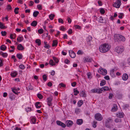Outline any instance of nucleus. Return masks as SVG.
I'll return each mask as SVG.
<instances>
[{
	"label": "nucleus",
	"instance_id": "obj_1",
	"mask_svg": "<svg viewBox=\"0 0 130 130\" xmlns=\"http://www.w3.org/2000/svg\"><path fill=\"white\" fill-rule=\"evenodd\" d=\"M110 46L108 44L104 43L101 45L99 47L100 51L103 53L108 51L110 48Z\"/></svg>",
	"mask_w": 130,
	"mask_h": 130
},
{
	"label": "nucleus",
	"instance_id": "obj_2",
	"mask_svg": "<svg viewBox=\"0 0 130 130\" xmlns=\"http://www.w3.org/2000/svg\"><path fill=\"white\" fill-rule=\"evenodd\" d=\"M124 50V48L122 46H117L115 48V51L117 53L121 54Z\"/></svg>",
	"mask_w": 130,
	"mask_h": 130
},
{
	"label": "nucleus",
	"instance_id": "obj_3",
	"mask_svg": "<svg viewBox=\"0 0 130 130\" xmlns=\"http://www.w3.org/2000/svg\"><path fill=\"white\" fill-rule=\"evenodd\" d=\"M98 72L104 75H106L107 74V71L106 70L101 68L98 70Z\"/></svg>",
	"mask_w": 130,
	"mask_h": 130
},
{
	"label": "nucleus",
	"instance_id": "obj_4",
	"mask_svg": "<svg viewBox=\"0 0 130 130\" xmlns=\"http://www.w3.org/2000/svg\"><path fill=\"white\" fill-rule=\"evenodd\" d=\"M90 92L92 93H97L100 94L101 93V90L100 89L94 88L91 90Z\"/></svg>",
	"mask_w": 130,
	"mask_h": 130
},
{
	"label": "nucleus",
	"instance_id": "obj_5",
	"mask_svg": "<svg viewBox=\"0 0 130 130\" xmlns=\"http://www.w3.org/2000/svg\"><path fill=\"white\" fill-rule=\"evenodd\" d=\"M121 0H117V1L113 4V6L117 8L120 7L121 4Z\"/></svg>",
	"mask_w": 130,
	"mask_h": 130
},
{
	"label": "nucleus",
	"instance_id": "obj_6",
	"mask_svg": "<svg viewBox=\"0 0 130 130\" xmlns=\"http://www.w3.org/2000/svg\"><path fill=\"white\" fill-rule=\"evenodd\" d=\"M95 119L98 121H101L103 119V117L102 115L100 113H98L95 115Z\"/></svg>",
	"mask_w": 130,
	"mask_h": 130
},
{
	"label": "nucleus",
	"instance_id": "obj_7",
	"mask_svg": "<svg viewBox=\"0 0 130 130\" xmlns=\"http://www.w3.org/2000/svg\"><path fill=\"white\" fill-rule=\"evenodd\" d=\"M53 100V97L52 96H50L47 98L46 99L47 104L49 106H52V101Z\"/></svg>",
	"mask_w": 130,
	"mask_h": 130
},
{
	"label": "nucleus",
	"instance_id": "obj_8",
	"mask_svg": "<svg viewBox=\"0 0 130 130\" xmlns=\"http://www.w3.org/2000/svg\"><path fill=\"white\" fill-rule=\"evenodd\" d=\"M67 126L68 127H71L73 124V121L71 120H67L66 122Z\"/></svg>",
	"mask_w": 130,
	"mask_h": 130
},
{
	"label": "nucleus",
	"instance_id": "obj_9",
	"mask_svg": "<svg viewBox=\"0 0 130 130\" xmlns=\"http://www.w3.org/2000/svg\"><path fill=\"white\" fill-rule=\"evenodd\" d=\"M92 61V59L91 58L89 57H85L84 58V62H91Z\"/></svg>",
	"mask_w": 130,
	"mask_h": 130
},
{
	"label": "nucleus",
	"instance_id": "obj_10",
	"mask_svg": "<svg viewBox=\"0 0 130 130\" xmlns=\"http://www.w3.org/2000/svg\"><path fill=\"white\" fill-rule=\"evenodd\" d=\"M124 115V114L122 112H118L116 114V116L117 117L120 118H123Z\"/></svg>",
	"mask_w": 130,
	"mask_h": 130
},
{
	"label": "nucleus",
	"instance_id": "obj_11",
	"mask_svg": "<svg viewBox=\"0 0 130 130\" xmlns=\"http://www.w3.org/2000/svg\"><path fill=\"white\" fill-rule=\"evenodd\" d=\"M69 55L72 58H74L76 56L75 53L73 51H69Z\"/></svg>",
	"mask_w": 130,
	"mask_h": 130
},
{
	"label": "nucleus",
	"instance_id": "obj_12",
	"mask_svg": "<svg viewBox=\"0 0 130 130\" xmlns=\"http://www.w3.org/2000/svg\"><path fill=\"white\" fill-rule=\"evenodd\" d=\"M56 123L57 125L61 126L62 127H65L66 126L62 122L60 121H57Z\"/></svg>",
	"mask_w": 130,
	"mask_h": 130
},
{
	"label": "nucleus",
	"instance_id": "obj_13",
	"mask_svg": "<svg viewBox=\"0 0 130 130\" xmlns=\"http://www.w3.org/2000/svg\"><path fill=\"white\" fill-rule=\"evenodd\" d=\"M121 35L118 34L115 35H114L115 40H116L117 41L120 40L121 37Z\"/></svg>",
	"mask_w": 130,
	"mask_h": 130
},
{
	"label": "nucleus",
	"instance_id": "obj_14",
	"mask_svg": "<svg viewBox=\"0 0 130 130\" xmlns=\"http://www.w3.org/2000/svg\"><path fill=\"white\" fill-rule=\"evenodd\" d=\"M117 110L118 108L117 106L115 104H113V107L111 109V111L114 112L117 111Z\"/></svg>",
	"mask_w": 130,
	"mask_h": 130
},
{
	"label": "nucleus",
	"instance_id": "obj_15",
	"mask_svg": "<svg viewBox=\"0 0 130 130\" xmlns=\"http://www.w3.org/2000/svg\"><path fill=\"white\" fill-rule=\"evenodd\" d=\"M128 78V76L126 74H124L122 77V79L124 80H126Z\"/></svg>",
	"mask_w": 130,
	"mask_h": 130
},
{
	"label": "nucleus",
	"instance_id": "obj_16",
	"mask_svg": "<svg viewBox=\"0 0 130 130\" xmlns=\"http://www.w3.org/2000/svg\"><path fill=\"white\" fill-rule=\"evenodd\" d=\"M100 89L101 90L102 93V91H106L108 90H109V88L108 87L104 86L102 87Z\"/></svg>",
	"mask_w": 130,
	"mask_h": 130
},
{
	"label": "nucleus",
	"instance_id": "obj_17",
	"mask_svg": "<svg viewBox=\"0 0 130 130\" xmlns=\"http://www.w3.org/2000/svg\"><path fill=\"white\" fill-rule=\"evenodd\" d=\"M18 74V73L16 71H13L11 73V75L12 77H15Z\"/></svg>",
	"mask_w": 130,
	"mask_h": 130
},
{
	"label": "nucleus",
	"instance_id": "obj_18",
	"mask_svg": "<svg viewBox=\"0 0 130 130\" xmlns=\"http://www.w3.org/2000/svg\"><path fill=\"white\" fill-rule=\"evenodd\" d=\"M17 48L19 50H22L23 49L24 47L21 44H19L17 46Z\"/></svg>",
	"mask_w": 130,
	"mask_h": 130
},
{
	"label": "nucleus",
	"instance_id": "obj_19",
	"mask_svg": "<svg viewBox=\"0 0 130 130\" xmlns=\"http://www.w3.org/2000/svg\"><path fill=\"white\" fill-rule=\"evenodd\" d=\"M31 122L32 123V124H35V123L36 121V119L34 117H31L30 118Z\"/></svg>",
	"mask_w": 130,
	"mask_h": 130
},
{
	"label": "nucleus",
	"instance_id": "obj_20",
	"mask_svg": "<svg viewBox=\"0 0 130 130\" xmlns=\"http://www.w3.org/2000/svg\"><path fill=\"white\" fill-rule=\"evenodd\" d=\"M83 123V121L82 119H77V120L76 123L78 125H81Z\"/></svg>",
	"mask_w": 130,
	"mask_h": 130
},
{
	"label": "nucleus",
	"instance_id": "obj_21",
	"mask_svg": "<svg viewBox=\"0 0 130 130\" xmlns=\"http://www.w3.org/2000/svg\"><path fill=\"white\" fill-rule=\"evenodd\" d=\"M35 106L37 108H39L41 106L40 103L39 102H37Z\"/></svg>",
	"mask_w": 130,
	"mask_h": 130
},
{
	"label": "nucleus",
	"instance_id": "obj_22",
	"mask_svg": "<svg viewBox=\"0 0 130 130\" xmlns=\"http://www.w3.org/2000/svg\"><path fill=\"white\" fill-rule=\"evenodd\" d=\"M37 21H33L31 24V26L35 27L37 25Z\"/></svg>",
	"mask_w": 130,
	"mask_h": 130
},
{
	"label": "nucleus",
	"instance_id": "obj_23",
	"mask_svg": "<svg viewBox=\"0 0 130 130\" xmlns=\"http://www.w3.org/2000/svg\"><path fill=\"white\" fill-rule=\"evenodd\" d=\"M58 43V42L57 40H54L53 41L52 46H57Z\"/></svg>",
	"mask_w": 130,
	"mask_h": 130
},
{
	"label": "nucleus",
	"instance_id": "obj_24",
	"mask_svg": "<svg viewBox=\"0 0 130 130\" xmlns=\"http://www.w3.org/2000/svg\"><path fill=\"white\" fill-rule=\"evenodd\" d=\"M44 43L45 45L44 47L45 48H49L50 47V46L49 45L47 44V42H46L44 41Z\"/></svg>",
	"mask_w": 130,
	"mask_h": 130
},
{
	"label": "nucleus",
	"instance_id": "obj_25",
	"mask_svg": "<svg viewBox=\"0 0 130 130\" xmlns=\"http://www.w3.org/2000/svg\"><path fill=\"white\" fill-rule=\"evenodd\" d=\"M17 40L19 42L22 41L23 39V37H19L17 38Z\"/></svg>",
	"mask_w": 130,
	"mask_h": 130
},
{
	"label": "nucleus",
	"instance_id": "obj_26",
	"mask_svg": "<svg viewBox=\"0 0 130 130\" xmlns=\"http://www.w3.org/2000/svg\"><path fill=\"white\" fill-rule=\"evenodd\" d=\"M36 42L38 44V46H40L41 44V41L40 39H37L36 40Z\"/></svg>",
	"mask_w": 130,
	"mask_h": 130
},
{
	"label": "nucleus",
	"instance_id": "obj_27",
	"mask_svg": "<svg viewBox=\"0 0 130 130\" xmlns=\"http://www.w3.org/2000/svg\"><path fill=\"white\" fill-rule=\"evenodd\" d=\"M83 102L82 100H80L77 103V104L78 107H80L83 104Z\"/></svg>",
	"mask_w": 130,
	"mask_h": 130
},
{
	"label": "nucleus",
	"instance_id": "obj_28",
	"mask_svg": "<svg viewBox=\"0 0 130 130\" xmlns=\"http://www.w3.org/2000/svg\"><path fill=\"white\" fill-rule=\"evenodd\" d=\"M39 14V12L38 11L34 12L33 13V15L35 17H36Z\"/></svg>",
	"mask_w": 130,
	"mask_h": 130
},
{
	"label": "nucleus",
	"instance_id": "obj_29",
	"mask_svg": "<svg viewBox=\"0 0 130 130\" xmlns=\"http://www.w3.org/2000/svg\"><path fill=\"white\" fill-rule=\"evenodd\" d=\"M2 51H5L6 49V47L4 45H2L0 47Z\"/></svg>",
	"mask_w": 130,
	"mask_h": 130
},
{
	"label": "nucleus",
	"instance_id": "obj_30",
	"mask_svg": "<svg viewBox=\"0 0 130 130\" xmlns=\"http://www.w3.org/2000/svg\"><path fill=\"white\" fill-rule=\"evenodd\" d=\"M106 81L104 80H102L100 84L101 86H104L105 84Z\"/></svg>",
	"mask_w": 130,
	"mask_h": 130
},
{
	"label": "nucleus",
	"instance_id": "obj_31",
	"mask_svg": "<svg viewBox=\"0 0 130 130\" xmlns=\"http://www.w3.org/2000/svg\"><path fill=\"white\" fill-rule=\"evenodd\" d=\"M49 63L50 64L52 65V66H53L55 65V63H54L53 60L52 59H51L50 60L49 62Z\"/></svg>",
	"mask_w": 130,
	"mask_h": 130
},
{
	"label": "nucleus",
	"instance_id": "obj_32",
	"mask_svg": "<svg viewBox=\"0 0 130 130\" xmlns=\"http://www.w3.org/2000/svg\"><path fill=\"white\" fill-rule=\"evenodd\" d=\"M17 57L19 59H21L22 58V56L21 54H18L17 55Z\"/></svg>",
	"mask_w": 130,
	"mask_h": 130
},
{
	"label": "nucleus",
	"instance_id": "obj_33",
	"mask_svg": "<svg viewBox=\"0 0 130 130\" xmlns=\"http://www.w3.org/2000/svg\"><path fill=\"white\" fill-rule=\"evenodd\" d=\"M92 38L91 36H89L88 37L87 39V42H90L92 40Z\"/></svg>",
	"mask_w": 130,
	"mask_h": 130
},
{
	"label": "nucleus",
	"instance_id": "obj_34",
	"mask_svg": "<svg viewBox=\"0 0 130 130\" xmlns=\"http://www.w3.org/2000/svg\"><path fill=\"white\" fill-rule=\"evenodd\" d=\"M54 15L52 14H51L49 16L50 19L51 20L53 19L54 18Z\"/></svg>",
	"mask_w": 130,
	"mask_h": 130
},
{
	"label": "nucleus",
	"instance_id": "obj_35",
	"mask_svg": "<svg viewBox=\"0 0 130 130\" xmlns=\"http://www.w3.org/2000/svg\"><path fill=\"white\" fill-rule=\"evenodd\" d=\"M121 38H120V41H124L125 40V37L123 36H122L121 35Z\"/></svg>",
	"mask_w": 130,
	"mask_h": 130
},
{
	"label": "nucleus",
	"instance_id": "obj_36",
	"mask_svg": "<svg viewBox=\"0 0 130 130\" xmlns=\"http://www.w3.org/2000/svg\"><path fill=\"white\" fill-rule=\"evenodd\" d=\"M38 32L39 34H42L43 32V29L42 28L39 29L38 30Z\"/></svg>",
	"mask_w": 130,
	"mask_h": 130
},
{
	"label": "nucleus",
	"instance_id": "obj_37",
	"mask_svg": "<svg viewBox=\"0 0 130 130\" xmlns=\"http://www.w3.org/2000/svg\"><path fill=\"white\" fill-rule=\"evenodd\" d=\"M19 9V8L18 7L14 9V12L15 14H17L18 13V11Z\"/></svg>",
	"mask_w": 130,
	"mask_h": 130
},
{
	"label": "nucleus",
	"instance_id": "obj_38",
	"mask_svg": "<svg viewBox=\"0 0 130 130\" xmlns=\"http://www.w3.org/2000/svg\"><path fill=\"white\" fill-rule=\"evenodd\" d=\"M103 19L102 17H100L99 18V21L100 23H103Z\"/></svg>",
	"mask_w": 130,
	"mask_h": 130
},
{
	"label": "nucleus",
	"instance_id": "obj_39",
	"mask_svg": "<svg viewBox=\"0 0 130 130\" xmlns=\"http://www.w3.org/2000/svg\"><path fill=\"white\" fill-rule=\"evenodd\" d=\"M37 96L38 98L40 99H41L43 98V96L41 94L39 93L38 94Z\"/></svg>",
	"mask_w": 130,
	"mask_h": 130
},
{
	"label": "nucleus",
	"instance_id": "obj_40",
	"mask_svg": "<svg viewBox=\"0 0 130 130\" xmlns=\"http://www.w3.org/2000/svg\"><path fill=\"white\" fill-rule=\"evenodd\" d=\"M100 12L102 14H104L105 13V11L103 8H101L100 10Z\"/></svg>",
	"mask_w": 130,
	"mask_h": 130
},
{
	"label": "nucleus",
	"instance_id": "obj_41",
	"mask_svg": "<svg viewBox=\"0 0 130 130\" xmlns=\"http://www.w3.org/2000/svg\"><path fill=\"white\" fill-rule=\"evenodd\" d=\"M81 95L83 97H85L86 96V94L83 91H82L81 93Z\"/></svg>",
	"mask_w": 130,
	"mask_h": 130
},
{
	"label": "nucleus",
	"instance_id": "obj_42",
	"mask_svg": "<svg viewBox=\"0 0 130 130\" xmlns=\"http://www.w3.org/2000/svg\"><path fill=\"white\" fill-rule=\"evenodd\" d=\"M53 60L55 61L56 63H57L59 61L58 59L56 57H53Z\"/></svg>",
	"mask_w": 130,
	"mask_h": 130
},
{
	"label": "nucleus",
	"instance_id": "obj_43",
	"mask_svg": "<svg viewBox=\"0 0 130 130\" xmlns=\"http://www.w3.org/2000/svg\"><path fill=\"white\" fill-rule=\"evenodd\" d=\"M80 112V109L78 108H76L75 110V112L76 113H78Z\"/></svg>",
	"mask_w": 130,
	"mask_h": 130
},
{
	"label": "nucleus",
	"instance_id": "obj_44",
	"mask_svg": "<svg viewBox=\"0 0 130 130\" xmlns=\"http://www.w3.org/2000/svg\"><path fill=\"white\" fill-rule=\"evenodd\" d=\"M59 87H60V88L61 87H66L65 85H64V84H63V83H61L60 84H59Z\"/></svg>",
	"mask_w": 130,
	"mask_h": 130
},
{
	"label": "nucleus",
	"instance_id": "obj_45",
	"mask_svg": "<svg viewBox=\"0 0 130 130\" xmlns=\"http://www.w3.org/2000/svg\"><path fill=\"white\" fill-rule=\"evenodd\" d=\"M20 68L22 69H25V67L22 64H21L19 66Z\"/></svg>",
	"mask_w": 130,
	"mask_h": 130
},
{
	"label": "nucleus",
	"instance_id": "obj_46",
	"mask_svg": "<svg viewBox=\"0 0 130 130\" xmlns=\"http://www.w3.org/2000/svg\"><path fill=\"white\" fill-rule=\"evenodd\" d=\"M121 120L120 119H116L115 120V121L116 123L121 122Z\"/></svg>",
	"mask_w": 130,
	"mask_h": 130
},
{
	"label": "nucleus",
	"instance_id": "obj_47",
	"mask_svg": "<svg viewBox=\"0 0 130 130\" xmlns=\"http://www.w3.org/2000/svg\"><path fill=\"white\" fill-rule=\"evenodd\" d=\"M74 92L75 93L74 95H77L79 91L77 90H74Z\"/></svg>",
	"mask_w": 130,
	"mask_h": 130
},
{
	"label": "nucleus",
	"instance_id": "obj_48",
	"mask_svg": "<svg viewBox=\"0 0 130 130\" xmlns=\"http://www.w3.org/2000/svg\"><path fill=\"white\" fill-rule=\"evenodd\" d=\"M97 122L94 121L93 124V127L94 128H95L96 127V124L97 123Z\"/></svg>",
	"mask_w": 130,
	"mask_h": 130
},
{
	"label": "nucleus",
	"instance_id": "obj_49",
	"mask_svg": "<svg viewBox=\"0 0 130 130\" xmlns=\"http://www.w3.org/2000/svg\"><path fill=\"white\" fill-rule=\"evenodd\" d=\"M0 28H5V26L1 22H0Z\"/></svg>",
	"mask_w": 130,
	"mask_h": 130
},
{
	"label": "nucleus",
	"instance_id": "obj_50",
	"mask_svg": "<svg viewBox=\"0 0 130 130\" xmlns=\"http://www.w3.org/2000/svg\"><path fill=\"white\" fill-rule=\"evenodd\" d=\"M43 80L44 81H46L47 80V79H46L47 76H46V75H45L44 74L43 75Z\"/></svg>",
	"mask_w": 130,
	"mask_h": 130
},
{
	"label": "nucleus",
	"instance_id": "obj_51",
	"mask_svg": "<svg viewBox=\"0 0 130 130\" xmlns=\"http://www.w3.org/2000/svg\"><path fill=\"white\" fill-rule=\"evenodd\" d=\"M58 22L60 23H63V21L62 19L61 18H59L58 19Z\"/></svg>",
	"mask_w": 130,
	"mask_h": 130
},
{
	"label": "nucleus",
	"instance_id": "obj_52",
	"mask_svg": "<svg viewBox=\"0 0 130 130\" xmlns=\"http://www.w3.org/2000/svg\"><path fill=\"white\" fill-rule=\"evenodd\" d=\"M74 27L78 29H81V27L79 25H75L74 26Z\"/></svg>",
	"mask_w": 130,
	"mask_h": 130
},
{
	"label": "nucleus",
	"instance_id": "obj_53",
	"mask_svg": "<svg viewBox=\"0 0 130 130\" xmlns=\"http://www.w3.org/2000/svg\"><path fill=\"white\" fill-rule=\"evenodd\" d=\"M8 54L6 53H4L2 55V56L4 57H6L7 56Z\"/></svg>",
	"mask_w": 130,
	"mask_h": 130
},
{
	"label": "nucleus",
	"instance_id": "obj_54",
	"mask_svg": "<svg viewBox=\"0 0 130 130\" xmlns=\"http://www.w3.org/2000/svg\"><path fill=\"white\" fill-rule=\"evenodd\" d=\"M2 35L3 36H4L6 34V32L5 31H2L1 32Z\"/></svg>",
	"mask_w": 130,
	"mask_h": 130
},
{
	"label": "nucleus",
	"instance_id": "obj_55",
	"mask_svg": "<svg viewBox=\"0 0 130 130\" xmlns=\"http://www.w3.org/2000/svg\"><path fill=\"white\" fill-rule=\"evenodd\" d=\"M87 75L88 76V78H91V75L90 73L89 72L87 74Z\"/></svg>",
	"mask_w": 130,
	"mask_h": 130
},
{
	"label": "nucleus",
	"instance_id": "obj_56",
	"mask_svg": "<svg viewBox=\"0 0 130 130\" xmlns=\"http://www.w3.org/2000/svg\"><path fill=\"white\" fill-rule=\"evenodd\" d=\"M113 96V95L112 94L110 93L109 96V99H111Z\"/></svg>",
	"mask_w": 130,
	"mask_h": 130
},
{
	"label": "nucleus",
	"instance_id": "obj_57",
	"mask_svg": "<svg viewBox=\"0 0 130 130\" xmlns=\"http://www.w3.org/2000/svg\"><path fill=\"white\" fill-rule=\"evenodd\" d=\"M64 62L66 64H68L70 62V61L68 59H66L65 60Z\"/></svg>",
	"mask_w": 130,
	"mask_h": 130
},
{
	"label": "nucleus",
	"instance_id": "obj_58",
	"mask_svg": "<svg viewBox=\"0 0 130 130\" xmlns=\"http://www.w3.org/2000/svg\"><path fill=\"white\" fill-rule=\"evenodd\" d=\"M76 84V83L75 82H74L72 83L71 85L73 87H74L75 86Z\"/></svg>",
	"mask_w": 130,
	"mask_h": 130
},
{
	"label": "nucleus",
	"instance_id": "obj_59",
	"mask_svg": "<svg viewBox=\"0 0 130 130\" xmlns=\"http://www.w3.org/2000/svg\"><path fill=\"white\" fill-rule=\"evenodd\" d=\"M34 4V2L32 1H30L29 2V5L30 6H32Z\"/></svg>",
	"mask_w": 130,
	"mask_h": 130
},
{
	"label": "nucleus",
	"instance_id": "obj_60",
	"mask_svg": "<svg viewBox=\"0 0 130 130\" xmlns=\"http://www.w3.org/2000/svg\"><path fill=\"white\" fill-rule=\"evenodd\" d=\"M13 94L12 93H11L10 95L9 98L11 100H13Z\"/></svg>",
	"mask_w": 130,
	"mask_h": 130
},
{
	"label": "nucleus",
	"instance_id": "obj_61",
	"mask_svg": "<svg viewBox=\"0 0 130 130\" xmlns=\"http://www.w3.org/2000/svg\"><path fill=\"white\" fill-rule=\"evenodd\" d=\"M104 78L107 80H109V77L108 76H106L104 77Z\"/></svg>",
	"mask_w": 130,
	"mask_h": 130
},
{
	"label": "nucleus",
	"instance_id": "obj_62",
	"mask_svg": "<svg viewBox=\"0 0 130 130\" xmlns=\"http://www.w3.org/2000/svg\"><path fill=\"white\" fill-rule=\"evenodd\" d=\"M11 7L10 5H8L7 7V9L8 10H10L11 9Z\"/></svg>",
	"mask_w": 130,
	"mask_h": 130
},
{
	"label": "nucleus",
	"instance_id": "obj_63",
	"mask_svg": "<svg viewBox=\"0 0 130 130\" xmlns=\"http://www.w3.org/2000/svg\"><path fill=\"white\" fill-rule=\"evenodd\" d=\"M55 74V72L54 71L52 70L51 73V74L52 75H54Z\"/></svg>",
	"mask_w": 130,
	"mask_h": 130
},
{
	"label": "nucleus",
	"instance_id": "obj_64",
	"mask_svg": "<svg viewBox=\"0 0 130 130\" xmlns=\"http://www.w3.org/2000/svg\"><path fill=\"white\" fill-rule=\"evenodd\" d=\"M127 63L128 64L130 65V58L127 59Z\"/></svg>",
	"mask_w": 130,
	"mask_h": 130
}]
</instances>
